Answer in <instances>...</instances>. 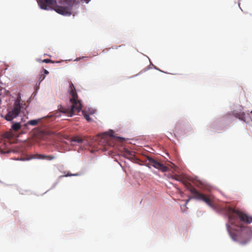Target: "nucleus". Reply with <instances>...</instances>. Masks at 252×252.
I'll return each mask as SVG.
<instances>
[{
    "instance_id": "1",
    "label": "nucleus",
    "mask_w": 252,
    "mask_h": 252,
    "mask_svg": "<svg viewBox=\"0 0 252 252\" xmlns=\"http://www.w3.org/2000/svg\"><path fill=\"white\" fill-rule=\"evenodd\" d=\"M224 210L228 217L229 223L226 224L227 230L232 239L241 245L248 243L252 237V230L243 225L242 222L247 224L252 222V216L226 206Z\"/></svg>"
},
{
    "instance_id": "2",
    "label": "nucleus",
    "mask_w": 252,
    "mask_h": 252,
    "mask_svg": "<svg viewBox=\"0 0 252 252\" xmlns=\"http://www.w3.org/2000/svg\"><path fill=\"white\" fill-rule=\"evenodd\" d=\"M40 7L44 10L54 9L63 15H70L75 0H64L63 5H57V0H37Z\"/></svg>"
},
{
    "instance_id": "3",
    "label": "nucleus",
    "mask_w": 252,
    "mask_h": 252,
    "mask_svg": "<svg viewBox=\"0 0 252 252\" xmlns=\"http://www.w3.org/2000/svg\"><path fill=\"white\" fill-rule=\"evenodd\" d=\"M68 92L71 95L70 101L72 104L70 108H65L60 105L59 108V110L65 115L71 117L81 111L82 109V104L78 99L76 89L72 82H70L69 84Z\"/></svg>"
},
{
    "instance_id": "4",
    "label": "nucleus",
    "mask_w": 252,
    "mask_h": 252,
    "mask_svg": "<svg viewBox=\"0 0 252 252\" xmlns=\"http://www.w3.org/2000/svg\"><path fill=\"white\" fill-rule=\"evenodd\" d=\"M172 178L175 180L182 182L186 188L189 190L191 194L194 195V197L196 198V199L202 200L210 207H213V199L211 196L205 195L204 194L199 192L192 187L190 183H189L188 181H184L179 175H173Z\"/></svg>"
},
{
    "instance_id": "5",
    "label": "nucleus",
    "mask_w": 252,
    "mask_h": 252,
    "mask_svg": "<svg viewBox=\"0 0 252 252\" xmlns=\"http://www.w3.org/2000/svg\"><path fill=\"white\" fill-rule=\"evenodd\" d=\"M25 105V104L21 103V97L18 96L11 110H9L8 113L4 116L5 119L7 121H11L13 119L17 117L21 112V109L23 108V106Z\"/></svg>"
},
{
    "instance_id": "6",
    "label": "nucleus",
    "mask_w": 252,
    "mask_h": 252,
    "mask_svg": "<svg viewBox=\"0 0 252 252\" xmlns=\"http://www.w3.org/2000/svg\"><path fill=\"white\" fill-rule=\"evenodd\" d=\"M147 158L151 165L155 168L158 169L162 172H166L168 170V167L165 166L163 164L158 162L154 158L149 157H147Z\"/></svg>"
},
{
    "instance_id": "7",
    "label": "nucleus",
    "mask_w": 252,
    "mask_h": 252,
    "mask_svg": "<svg viewBox=\"0 0 252 252\" xmlns=\"http://www.w3.org/2000/svg\"><path fill=\"white\" fill-rule=\"evenodd\" d=\"M40 119H37V120H32L28 121L27 123L25 124L24 125V127H25V129L28 128V126L29 125L32 126H35L38 125L39 122H40Z\"/></svg>"
},
{
    "instance_id": "8",
    "label": "nucleus",
    "mask_w": 252,
    "mask_h": 252,
    "mask_svg": "<svg viewBox=\"0 0 252 252\" xmlns=\"http://www.w3.org/2000/svg\"><path fill=\"white\" fill-rule=\"evenodd\" d=\"M12 128L15 131H17L20 129H22V130H24L26 129L25 127H24V125L22 126L19 123H14L12 125Z\"/></svg>"
},
{
    "instance_id": "9",
    "label": "nucleus",
    "mask_w": 252,
    "mask_h": 252,
    "mask_svg": "<svg viewBox=\"0 0 252 252\" xmlns=\"http://www.w3.org/2000/svg\"><path fill=\"white\" fill-rule=\"evenodd\" d=\"M83 140L84 139L82 137H80L79 136H75L71 138V141L77 142L78 143H82Z\"/></svg>"
},
{
    "instance_id": "10",
    "label": "nucleus",
    "mask_w": 252,
    "mask_h": 252,
    "mask_svg": "<svg viewBox=\"0 0 252 252\" xmlns=\"http://www.w3.org/2000/svg\"><path fill=\"white\" fill-rule=\"evenodd\" d=\"M46 155L36 154L32 156L31 158L44 159Z\"/></svg>"
},
{
    "instance_id": "11",
    "label": "nucleus",
    "mask_w": 252,
    "mask_h": 252,
    "mask_svg": "<svg viewBox=\"0 0 252 252\" xmlns=\"http://www.w3.org/2000/svg\"><path fill=\"white\" fill-rule=\"evenodd\" d=\"M124 156L126 158H129V157H131L133 156V152L125 149L123 153Z\"/></svg>"
},
{
    "instance_id": "12",
    "label": "nucleus",
    "mask_w": 252,
    "mask_h": 252,
    "mask_svg": "<svg viewBox=\"0 0 252 252\" xmlns=\"http://www.w3.org/2000/svg\"><path fill=\"white\" fill-rule=\"evenodd\" d=\"M189 181H190L194 183L196 186L198 187H200L201 185H202V183L199 181H197L194 179H189Z\"/></svg>"
},
{
    "instance_id": "13",
    "label": "nucleus",
    "mask_w": 252,
    "mask_h": 252,
    "mask_svg": "<svg viewBox=\"0 0 252 252\" xmlns=\"http://www.w3.org/2000/svg\"><path fill=\"white\" fill-rule=\"evenodd\" d=\"M80 175L79 173H76V174H71L68 172L67 174L64 175H61L60 176V178H63V177H69V176H77Z\"/></svg>"
},
{
    "instance_id": "14",
    "label": "nucleus",
    "mask_w": 252,
    "mask_h": 252,
    "mask_svg": "<svg viewBox=\"0 0 252 252\" xmlns=\"http://www.w3.org/2000/svg\"><path fill=\"white\" fill-rule=\"evenodd\" d=\"M55 158V157L53 155H46L45 157V160H52Z\"/></svg>"
},
{
    "instance_id": "15",
    "label": "nucleus",
    "mask_w": 252,
    "mask_h": 252,
    "mask_svg": "<svg viewBox=\"0 0 252 252\" xmlns=\"http://www.w3.org/2000/svg\"><path fill=\"white\" fill-rule=\"evenodd\" d=\"M83 112V114H84V117L85 118V119L88 121H90L91 120V118L89 116V115L86 114L84 112Z\"/></svg>"
},
{
    "instance_id": "16",
    "label": "nucleus",
    "mask_w": 252,
    "mask_h": 252,
    "mask_svg": "<svg viewBox=\"0 0 252 252\" xmlns=\"http://www.w3.org/2000/svg\"><path fill=\"white\" fill-rule=\"evenodd\" d=\"M45 78V75L41 74L40 75L39 80L40 82H41L42 80H43Z\"/></svg>"
},
{
    "instance_id": "17",
    "label": "nucleus",
    "mask_w": 252,
    "mask_h": 252,
    "mask_svg": "<svg viewBox=\"0 0 252 252\" xmlns=\"http://www.w3.org/2000/svg\"><path fill=\"white\" fill-rule=\"evenodd\" d=\"M42 62L45 63H53V61L50 59H44L42 61Z\"/></svg>"
},
{
    "instance_id": "18",
    "label": "nucleus",
    "mask_w": 252,
    "mask_h": 252,
    "mask_svg": "<svg viewBox=\"0 0 252 252\" xmlns=\"http://www.w3.org/2000/svg\"><path fill=\"white\" fill-rule=\"evenodd\" d=\"M192 194L193 195V196H192V197H189V198L187 200V201H186V204H187V203L189 202V200H190V199H191V198H194V195H193V194ZM195 199H196V198H195Z\"/></svg>"
},
{
    "instance_id": "19",
    "label": "nucleus",
    "mask_w": 252,
    "mask_h": 252,
    "mask_svg": "<svg viewBox=\"0 0 252 252\" xmlns=\"http://www.w3.org/2000/svg\"><path fill=\"white\" fill-rule=\"evenodd\" d=\"M43 70H44V75H46L49 73V72L46 69H44Z\"/></svg>"
},
{
    "instance_id": "20",
    "label": "nucleus",
    "mask_w": 252,
    "mask_h": 252,
    "mask_svg": "<svg viewBox=\"0 0 252 252\" xmlns=\"http://www.w3.org/2000/svg\"><path fill=\"white\" fill-rule=\"evenodd\" d=\"M85 0L86 2H87V3L90 1V0Z\"/></svg>"
},
{
    "instance_id": "21",
    "label": "nucleus",
    "mask_w": 252,
    "mask_h": 252,
    "mask_svg": "<svg viewBox=\"0 0 252 252\" xmlns=\"http://www.w3.org/2000/svg\"><path fill=\"white\" fill-rule=\"evenodd\" d=\"M251 113L252 114V111L251 112Z\"/></svg>"
}]
</instances>
